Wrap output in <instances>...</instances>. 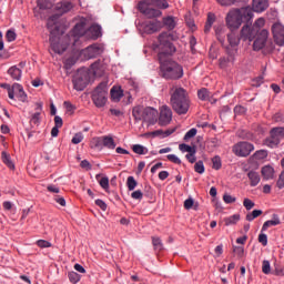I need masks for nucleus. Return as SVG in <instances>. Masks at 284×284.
I'll return each mask as SVG.
<instances>
[{
    "label": "nucleus",
    "instance_id": "f257e3e1",
    "mask_svg": "<svg viewBox=\"0 0 284 284\" xmlns=\"http://www.w3.org/2000/svg\"><path fill=\"white\" fill-rule=\"evenodd\" d=\"M155 50L159 51L160 59V70L164 79H182L183 78V67L176 61L163 60V57L168 54H174L176 52V47L172 43V36L168 32H162L158 37V43L155 44Z\"/></svg>",
    "mask_w": 284,
    "mask_h": 284
},
{
    "label": "nucleus",
    "instance_id": "f03ea898",
    "mask_svg": "<svg viewBox=\"0 0 284 284\" xmlns=\"http://www.w3.org/2000/svg\"><path fill=\"white\" fill-rule=\"evenodd\" d=\"M48 30H50V43L51 49L55 54H63L65 50H68V45H70V37L68 36H59V24H57V16L49 18L47 22Z\"/></svg>",
    "mask_w": 284,
    "mask_h": 284
},
{
    "label": "nucleus",
    "instance_id": "7ed1b4c3",
    "mask_svg": "<svg viewBox=\"0 0 284 284\" xmlns=\"http://www.w3.org/2000/svg\"><path fill=\"white\" fill-rule=\"evenodd\" d=\"M254 19L252 7L231 9L226 14V26L230 30H239L243 23H250Z\"/></svg>",
    "mask_w": 284,
    "mask_h": 284
},
{
    "label": "nucleus",
    "instance_id": "20e7f679",
    "mask_svg": "<svg viewBox=\"0 0 284 284\" xmlns=\"http://www.w3.org/2000/svg\"><path fill=\"white\" fill-rule=\"evenodd\" d=\"M171 105L176 114H187L190 110V98L187 91L181 87L173 89L171 94Z\"/></svg>",
    "mask_w": 284,
    "mask_h": 284
},
{
    "label": "nucleus",
    "instance_id": "39448f33",
    "mask_svg": "<svg viewBox=\"0 0 284 284\" xmlns=\"http://www.w3.org/2000/svg\"><path fill=\"white\" fill-rule=\"evenodd\" d=\"M262 28H265V18H258L252 27L245 24L241 30V39L250 42L254 41L256 34L262 31Z\"/></svg>",
    "mask_w": 284,
    "mask_h": 284
},
{
    "label": "nucleus",
    "instance_id": "423d86ee",
    "mask_svg": "<svg viewBox=\"0 0 284 284\" xmlns=\"http://www.w3.org/2000/svg\"><path fill=\"white\" fill-rule=\"evenodd\" d=\"M95 108H103L108 103V84L100 83L92 93Z\"/></svg>",
    "mask_w": 284,
    "mask_h": 284
},
{
    "label": "nucleus",
    "instance_id": "0eeeda50",
    "mask_svg": "<svg viewBox=\"0 0 284 284\" xmlns=\"http://www.w3.org/2000/svg\"><path fill=\"white\" fill-rule=\"evenodd\" d=\"M136 28L139 32H141L142 34H154L155 32H159L163 28V24L159 20H151V21L139 22L136 24Z\"/></svg>",
    "mask_w": 284,
    "mask_h": 284
},
{
    "label": "nucleus",
    "instance_id": "6e6552de",
    "mask_svg": "<svg viewBox=\"0 0 284 284\" xmlns=\"http://www.w3.org/2000/svg\"><path fill=\"white\" fill-rule=\"evenodd\" d=\"M80 57L82 61H88L90 59H97L100 54H103V45L93 44L80 51Z\"/></svg>",
    "mask_w": 284,
    "mask_h": 284
},
{
    "label": "nucleus",
    "instance_id": "1a4fd4ad",
    "mask_svg": "<svg viewBox=\"0 0 284 284\" xmlns=\"http://www.w3.org/2000/svg\"><path fill=\"white\" fill-rule=\"evenodd\" d=\"M90 81V75L88 74V71L80 70L73 78V88L78 92H83L85 90L88 83Z\"/></svg>",
    "mask_w": 284,
    "mask_h": 284
},
{
    "label": "nucleus",
    "instance_id": "9d476101",
    "mask_svg": "<svg viewBox=\"0 0 284 284\" xmlns=\"http://www.w3.org/2000/svg\"><path fill=\"white\" fill-rule=\"evenodd\" d=\"M282 139H284V128H274L271 130V136L265 140L264 144L267 148H276Z\"/></svg>",
    "mask_w": 284,
    "mask_h": 284
},
{
    "label": "nucleus",
    "instance_id": "9b49d317",
    "mask_svg": "<svg viewBox=\"0 0 284 284\" xmlns=\"http://www.w3.org/2000/svg\"><path fill=\"white\" fill-rule=\"evenodd\" d=\"M254 152V144L250 142H239L233 146V153L235 156H250Z\"/></svg>",
    "mask_w": 284,
    "mask_h": 284
},
{
    "label": "nucleus",
    "instance_id": "f8f14e48",
    "mask_svg": "<svg viewBox=\"0 0 284 284\" xmlns=\"http://www.w3.org/2000/svg\"><path fill=\"white\" fill-rule=\"evenodd\" d=\"M270 38V31L267 29H262L257 33V38L253 42V50L258 52V50H263L265 48V43H267V39Z\"/></svg>",
    "mask_w": 284,
    "mask_h": 284
},
{
    "label": "nucleus",
    "instance_id": "ddd939ff",
    "mask_svg": "<svg viewBox=\"0 0 284 284\" xmlns=\"http://www.w3.org/2000/svg\"><path fill=\"white\" fill-rule=\"evenodd\" d=\"M274 41L277 45H284V26L276 22L272 26Z\"/></svg>",
    "mask_w": 284,
    "mask_h": 284
},
{
    "label": "nucleus",
    "instance_id": "4468645a",
    "mask_svg": "<svg viewBox=\"0 0 284 284\" xmlns=\"http://www.w3.org/2000/svg\"><path fill=\"white\" fill-rule=\"evenodd\" d=\"M172 123V109L168 105H163L160 109L159 125L165 126Z\"/></svg>",
    "mask_w": 284,
    "mask_h": 284
},
{
    "label": "nucleus",
    "instance_id": "2eb2a0df",
    "mask_svg": "<svg viewBox=\"0 0 284 284\" xmlns=\"http://www.w3.org/2000/svg\"><path fill=\"white\" fill-rule=\"evenodd\" d=\"M159 116V111L154 108L146 106L144 112V122L149 123V125H154L156 123Z\"/></svg>",
    "mask_w": 284,
    "mask_h": 284
},
{
    "label": "nucleus",
    "instance_id": "dca6fc26",
    "mask_svg": "<svg viewBox=\"0 0 284 284\" xmlns=\"http://www.w3.org/2000/svg\"><path fill=\"white\" fill-rule=\"evenodd\" d=\"M12 99L14 100L18 99V101H21L22 103H26V101H28V94H26V91H23V87L19 83H14L13 84V89H12Z\"/></svg>",
    "mask_w": 284,
    "mask_h": 284
},
{
    "label": "nucleus",
    "instance_id": "f3484780",
    "mask_svg": "<svg viewBox=\"0 0 284 284\" xmlns=\"http://www.w3.org/2000/svg\"><path fill=\"white\" fill-rule=\"evenodd\" d=\"M88 34V30L85 29V19L81 20L77 23L72 30V36L74 39H79V37H83Z\"/></svg>",
    "mask_w": 284,
    "mask_h": 284
},
{
    "label": "nucleus",
    "instance_id": "a211bd4d",
    "mask_svg": "<svg viewBox=\"0 0 284 284\" xmlns=\"http://www.w3.org/2000/svg\"><path fill=\"white\" fill-rule=\"evenodd\" d=\"M72 8H74V4H72V2H70L68 0H62L55 4V10H57L58 14H65V13L70 12V10H72Z\"/></svg>",
    "mask_w": 284,
    "mask_h": 284
},
{
    "label": "nucleus",
    "instance_id": "6ab92c4d",
    "mask_svg": "<svg viewBox=\"0 0 284 284\" xmlns=\"http://www.w3.org/2000/svg\"><path fill=\"white\" fill-rule=\"evenodd\" d=\"M252 6L253 12H265L270 7V2L267 0H253Z\"/></svg>",
    "mask_w": 284,
    "mask_h": 284
},
{
    "label": "nucleus",
    "instance_id": "aec40b11",
    "mask_svg": "<svg viewBox=\"0 0 284 284\" xmlns=\"http://www.w3.org/2000/svg\"><path fill=\"white\" fill-rule=\"evenodd\" d=\"M101 37V26L99 24H92L88 30H87V39H99Z\"/></svg>",
    "mask_w": 284,
    "mask_h": 284
},
{
    "label": "nucleus",
    "instance_id": "412c9836",
    "mask_svg": "<svg viewBox=\"0 0 284 284\" xmlns=\"http://www.w3.org/2000/svg\"><path fill=\"white\" fill-rule=\"evenodd\" d=\"M247 179L250 181L251 187H256V185L261 183V174H258V172H256L255 170H250L247 172Z\"/></svg>",
    "mask_w": 284,
    "mask_h": 284
},
{
    "label": "nucleus",
    "instance_id": "4be33fe9",
    "mask_svg": "<svg viewBox=\"0 0 284 284\" xmlns=\"http://www.w3.org/2000/svg\"><path fill=\"white\" fill-rule=\"evenodd\" d=\"M261 174L263 176L264 181H272V179H274V166L272 165H264L261 170Z\"/></svg>",
    "mask_w": 284,
    "mask_h": 284
},
{
    "label": "nucleus",
    "instance_id": "5701e85b",
    "mask_svg": "<svg viewBox=\"0 0 284 284\" xmlns=\"http://www.w3.org/2000/svg\"><path fill=\"white\" fill-rule=\"evenodd\" d=\"M36 110H37V112L31 115V123H33L34 125H39V123L41 121V112L43 110V104L37 103Z\"/></svg>",
    "mask_w": 284,
    "mask_h": 284
},
{
    "label": "nucleus",
    "instance_id": "b1692460",
    "mask_svg": "<svg viewBox=\"0 0 284 284\" xmlns=\"http://www.w3.org/2000/svg\"><path fill=\"white\" fill-rule=\"evenodd\" d=\"M275 225H281V219L274 214L272 220L264 222L262 226V232H267L268 227H275Z\"/></svg>",
    "mask_w": 284,
    "mask_h": 284
},
{
    "label": "nucleus",
    "instance_id": "393cba45",
    "mask_svg": "<svg viewBox=\"0 0 284 284\" xmlns=\"http://www.w3.org/2000/svg\"><path fill=\"white\" fill-rule=\"evenodd\" d=\"M132 114L135 121H143L145 118V106H134Z\"/></svg>",
    "mask_w": 284,
    "mask_h": 284
},
{
    "label": "nucleus",
    "instance_id": "a878e982",
    "mask_svg": "<svg viewBox=\"0 0 284 284\" xmlns=\"http://www.w3.org/2000/svg\"><path fill=\"white\" fill-rule=\"evenodd\" d=\"M102 148H108V150H114L116 148V142L111 135L102 136Z\"/></svg>",
    "mask_w": 284,
    "mask_h": 284
},
{
    "label": "nucleus",
    "instance_id": "bb28decb",
    "mask_svg": "<svg viewBox=\"0 0 284 284\" xmlns=\"http://www.w3.org/2000/svg\"><path fill=\"white\" fill-rule=\"evenodd\" d=\"M8 74L13 79V81H21L22 71L18 67H11L8 70Z\"/></svg>",
    "mask_w": 284,
    "mask_h": 284
},
{
    "label": "nucleus",
    "instance_id": "cd10ccee",
    "mask_svg": "<svg viewBox=\"0 0 284 284\" xmlns=\"http://www.w3.org/2000/svg\"><path fill=\"white\" fill-rule=\"evenodd\" d=\"M89 71L94 77H101V74H103V68L101 67V62H94L93 64H91Z\"/></svg>",
    "mask_w": 284,
    "mask_h": 284
},
{
    "label": "nucleus",
    "instance_id": "c85d7f7f",
    "mask_svg": "<svg viewBox=\"0 0 284 284\" xmlns=\"http://www.w3.org/2000/svg\"><path fill=\"white\" fill-rule=\"evenodd\" d=\"M161 14H163V12H161V10L154 9V8H149V9H146V11H144V17H148V19H156V18L161 17Z\"/></svg>",
    "mask_w": 284,
    "mask_h": 284
},
{
    "label": "nucleus",
    "instance_id": "c756f323",
    "mask_svg": "<svg viewBox=\"0 0 284 284\" xmlns=\"http://www.w3.org/2000/svg\"><path fill=\"white\" fill-rule=\"evenodd\" d=\"M90 148L92 150H103V138H93L90 142Z\"/></svg>",
    "mask_w": 284,
    "mask_h": 284
},
{
    "label": "nucleus",
    "instance_id": "7c9ffc66",
    "mask_svg": "<svg viewBox=\"0 0 284 284\" xmlns=\"http://www.w3.org/2000/svg\"><path fill=\"white\" fill-rule=\"evenodd\" d=\"M227 41L232 48H236L241 43V39L234 32L227 34Z\"/></svg>",
    "mask_w": 284,
    "mask_h": 284
},
{
    "label": "nucleus",
    "instance_id": "2f4dec72",
    "mask_svg": "<svg viewBox=\"0 0 284 284\" xmlns=\"http://www.w3.org/2000/svg\"><path fill=\"white\" fill-rule=\"evenodd\" d=\"M123 98V91L121 89L113 87L111 89V99L112 101L119 102Z\"/></svg>",
    "mask_w": 284,
    "mask_h": 284
},
{
    "label": "nucleus",
    "instance_id": "473e14b6",
    "mask_svg": "<svg viewBox=\"0 0 284 284\" xmlns=\"http://www.w3.org/2000/svg\"><path fill=\"white\" fill-rule=\"evenodd\" d=\"M163 24L165 26V28H168V30H174V28H176V20L174 19V17L169 16L166 18H163Z\"/></svg>",
    "mask_w": 284,
    "mask_h": 284
},
{
    "label": "nucleus",
    "instance_id": "72a5a7b5",
    "mask_svg": "<svg viewBox=\"0 0 284 284\" xmlns=\"http://www.w3.org/2000/svg\"><path fill=\"white\" fill-rule=\"evenodd\" d=\"M240 221H241L240 214H234L224 219V223L226 226L236 225Z\"/></svg>",
    "mask_w": 284,
    "mask_h": 284
},
{
    "label": "nucleus",
    "instance_id": "f704fd0d",
    "mask_svg": "<svg viewBox=\"0 0 284 284\" xmlns=\"http://www.w3.org/2000/svg\"><path fill=\"white\" fill-rule=\"evenodd\" d=\"M214 21H216V16H214V13H209L206 24L204 27V32H210V30H212V26H214Z\"/></svg>",
    "mask_w": 284,
    "mask_h": 284
},
{
    "label": "nucleus",
    "instance_id": "c9c22d12",
    "mask_svg": "<svg viewBox=\"0 0 284 284\" xmlns=\"http://www.w3.org/2000/svg\"><path fill=\"white\" fill-rule=\"evenodd\" d=\"M197 97L201 101H210L211 93L207 89L203 88L197 91Z\"/></svg>",
    "mask_w": 284,
    "mask_h": 284
},
{
    "label": "nucleus",
    "instance_id": "e433bc0d",
    "mask_svg": "<svg viewBox=\"0 0 284 284\" xmlns=\"http://www.w3.org/2000/svg\"><path fill=\"white\" fill-rule=\"evenodd\" d=\"M220 145H221V140H219V138H211L207 141V150H210V152H212L214 148H219Z\"/></svg>",
    "mask_w": 284,
    "mask_h": 284
},
{
    "label": "nucleus",
    "instance_id": "4c0bfd02",
    "mask_svg": "<svg viewBox=\"0 0 284 284\" xmlns=\"http://www.w3.org/2000/svg\"><path fill=\"white\" fill-rule=\"evenodd\" d=\"M2 162L6 163L10 170H14V163H12V160L10 159V154H8L6 151L1 153Z\"/></svg>",
    "mask_w": 284,
    "mask_h": 284
},
{
    "label": "nucleus",
    "instance_id": "58836bf2",
    "mask_svg": "<svg viewBox=\"0 0 284 284\" xmlns=\"http://www.w3.org/2000/svg\"><path fill=\"white\" fill-rule=\"evenodd\" d=\"M136 185H139V183L136 182L134 176H129L126 179V186H128L129 192H133V190H136Z\"/></svg>",
    "mask_w": 284,
    "mask_h": 284
},
{
    "label": "nucleus",
    "instance_id": "ea45409f",
    "mask_svg": "<svg viewBox=\"0 0 284 284\" xmlns=\"http://www.w3.org/2000/svg\"><path fill=\"white\" fill-rule=\"evenodd\" d=\"M153 1V6H155V8H160L161 10H168V8H170V3H168V0H152Z\"/></svg>",
    "mask_w": 284,
    "mask_h": 284
},
{
    "label": "nucleus",
    "instance_id": "a19ab883",
    "mask_svg": "<svg viewBox=\"0 0 284 284\" xmlns=\"http://www.w3.org/2000/svg\"><path fill=\"white\" fill-rule=\"evenodd\" d=\"M132 150L134 154H148V148L141 145V144H134L132 146Z\"/></svg>",
    "mask_w": 284,
    "mask_h": 284
},
{
    "label": "nucleus",
    "instance_id": "79ce46f5",
    "mask_svg": "<svg viewBox=\"0 0 284 284\" xmlns=\"http://www.w3.org/2000/svg\"><path fill=\"white\" fill-rule=\"evenodd\" d=\"M261 214H263L262 210H254L253 212L246 214V221L252 222L254 219H258Z\"/></svg>",
    "mask_w": 284,
    "mask_h": 284
},
{
    "label": "nucleus",
    "instance_id": "37998d69",
    "mask_svg": "<svg viewBox=\"0 0 284 284\" xmlns=\"http://www.w3.org/2000/svg\"><path fill=\"white\" fill-rule=\"evenodd\" d=\"M254 159L256 161H263V159H267V151L266 150H260L254 153Z\"/></svg>",
    "mask_w": 284,
    "mask_h": 284
},
{
    "label": "nucleus",
    "instance_id": "c03bdc74",
    "mask_svg": "<svg viewBox=\"0 0 284 284\" xmlns=\"http://www.w3.org/2000/svg\"><path fill=\"white\" fill-rule=\"evenodd\" d=\"M7 41L9 43H12V41H17V32H14V29H10L6 33Z\"/></svg>",
    "mask_w": 284,
    "mask_h": 284
},
{
    "label": "nucleus",
    "instance_id": "a18cd8bd",
    "mask_svg": "<svg viewBox=\"0 0 284 284\" xmlns=\"http://www.w3.org/2000/svg\"><path fill=\"white\" fill-rule=\"evenodd\" d=\"M194 171L197 172V174H204L205 173V165L203 164V161H197L195 163Z\"/></svg>",
    "mask_w": 284,
    "mask_h": 284
},
{
    "label": "nucleus",
    "instance_id": "49530a36",
    "mask_svg": "<svg viewBox=\"0 0 284 284\" xmlns=\"http://www.w3.org/2000/svg\"><path fill=\"white\" fill-rule=\"evenodd\" d=\"M99 183L102 190H105V191L110 190V179L108 176L102 178L99 181Z\"/></svg>",
    "mask_w": 284,
    "mask_h": 284
},
{
    "label": "nucleus",
    "instance_id": "de8ad7c7",
    "mask_svg": "<svg viewBox=\"0 0 284 284\" xmlns=\"http://www.w3.org/2000/svg\"><path fill=\"white\" fill-rule=\"evenodd\" d=\"M179 150H180V152H183V153L187 152L190 154L191 152L196 150V148L190 146L189 144H185V143H182L179 145Z\"/></svg>",
    "mask_w": 284,
    "mask_h": 284
},
{
    "label": "nucleus",
    "instance_id": "09e8293b",
    "mask_svg": "<svg viewBox=\"0 0 284 284\" xmlns=\"http://www.w3.org/2000/svg\"><path fill=\"white\" fill-rule=\"evenodd\" d=\"M212 163H213V170H221L223 163L221 162V156L215 155L212 159Z\"/></svg>",
    "mask_w": 284,
    "mask_h": 284
},
{
    "label": "nucleus",
    "instance_id": "8fccbe9b",
    "mask_svg": "<svg viewBox=\"0 0 284 284\" xmlns=\"http://www.w3.org/2000/svg\"><path fill=\"white\" fill-rule=\"evenodd\" d=\"M68 278L69 282L75 284L81 280V275L77 274L75 272H69Z\"/></svg>",
    "mask_w": 284,
    "mask_h": 284
},
{
    "label": "nucleus",
    "instance_id": "3c124183",
    "mask_svg": "<svg viewBox=\"0 0 284 284\" xmlns=\"http://www.w3.org/2000/svg\"><path fill=\"white\" fill-rule=\"evenodd\" d=\"M81 141H83V133H75L71 140V143H73V145H79Z\"/></svg>",
    "mask_w": 284,
    "mask_h": 284
},
{
    "label": "nucleus",
    "instance_id": "603ef678",
    "mask_svg": "<svg viewBox=\"0 0 284 284\" xmlns=\"http://www.w3.org/2000/svg\"><path fill=\"white\" fill-rule=\"evenodd\" d=\"M185 158L187 159L189 163H196V149L187 153Z\"/></svg>",
    "mask_w": 284,
    "mask_h": 284
},
{
    "label": "nucleus",
    "instance_id": "864d4df0",
    "mask_svg": "<svg viewBox=\"0 0 284 284\" xmlns=\"http://www.w3.org/2000/svg\"><path fill=\"white\" fill-rule=\"evenodd\" d=\"M74 63H77V58H74V57L68 58V59L64 61V68H65L67 70H70V68H72V65H74Z\"/></svg>",
    "mask_w": 284,
    "mask_h": 284
},
{
    "label": "nucleus",
    "instance_id": "5fc2aeb1",
    "mask_svg": "<svg viewBox=\"0 0 284 284\" xmlns=\"http://www.w3.org/2000/svg\"><path fill=\"white\" fill-rule=\"evenodd\" d=\"M149 9H150V7H148V2H145V1L139 2L138 10H140V12L142 14H145V12H148Z\"/></svg>",
    "mask_w": 284,
    "mask_h": 284
},
{
    "label": "nucleus",
    "instance_id": "6e6d98bb",
    "mask_svg": "<svg viewBox=\"0 0 284 284\" xmlns=\"http://www.w3.org/2000/svg\"><path fill=\"white\" fill-rule=\"evenodd\" d=\"M276 186L278 187V190L284 189V171L280 173L278 179L276 181Z\"/></svg>",
    "mask_w": 284,
    "mask_h": 284
},
{
    "label": "nucleus",
    "instance_id": "4d7b16f0",
    "mask_svg": "<svg viewBox=\"0 0 284 284\" xmlns=\"http://www.w3.org/2000/svg\"><path fill=\"white\" fill-rule=\"evenodd\" d=\"M37 245L40 248H48V247H52V243H50L49 241L45 240H39L37 241Z\"/></svg>",
    "mask_w": 284,
    "mask_h": 284
},
{
    "label": "nucleus",
    "instance_id": "13d9d810",
    "mask_svg": "<svg viewBox=\"0 0 284 284\" xmlns=\"http://www.w3.org/2000/svg\"><path fill=\"white\" fill-rule=\"evenodd\" d=\"M166 159L171 161V163H175V165H181V159H179L176 154H169L166 155Z\"/></svg>",
    "mask_w": 284,
    "mask_h": 284
},
{
    "label": "nucleus",
    "instance_id": "bf43d9fd",
    "mask_svg": "<svg viewBox=\"0 0 284 284\" xmlns=\"http://www.w3.org/2000/svg\"><path fill=\"white\" fill-rule=\"evenodd\" d=\"M196 129H190L185 135H184V141H190V139H194V135L196 134Z\"/></svg>",
    "mask_w": 284,
    "mask_h": 284
},
{
    "label": "nucleus",
    "instance_id": "052dcab7",
    "mask_svg": "<svg viewBox=\"0 0 284 284\" xmlns=\"http://www.w3.org/2000/svg\"><path fill=\"white\" fill-rule=\"evenodd\" d=\"M263 274H271V263L266 260L263 261L262 266Z\"/></svg>",
    "mask_w": 284,
    "mask_h": 284
},
{
    "label": "nucleus",
    "instance_id": "680f3d73",
    "mask_svg": "<svg viewBox=\"0 0 284 284\" xmlns=\"http://www.w3.org/2000/svg\"><path fill=\"white\" fill-rule=\"evenodd\" d=\"M95 205H98V207H100L102 212H105V210H108V204H105V202L101 199L95 200Z\"/></svg>",
    "mask_w": 284,
    "mask_h": 284
},
{
    "label": "nucleus",
    "instance_id": "e2e57ef3",
    "mask_svg": "<svg viewBox=\"0 0 284 284\" xmlns=\"http://www.w3.org/2000/svg\"><path fill=\"white\" fill-rule=\"evenodd\" d=\"M184 207L185 210H192L194 207V199L189 197L184 201Z\"/></svg>",
    "mask_w": 284,
    "mask_h": 284
},
{
    "label": "nucleus",
    "instance_id": "0e129e2a",
    "mask_svg": "<svg viewBox=\"0 0 284 284\" xmlns=\"http://www.w3.org/2000/svg\"><path fill=\"white\" fill-rule=\"evenodd\" d=\"M258 243H262L264 247L267 245V234L263 233V231L258 235Z\"/></svg>",
    "mask_w": 284,
    "mask_h": 284
},
{
    "label": "nucleus",
    "instance_id": "69168bd1",
    "mask_svg": "<svg viewBox=\"0 0 284 284\" xmlns=\"http://www.w3.org/2000/svg\"><path fill=\"white\" fill-rule=\"evenodd\" d=\"M0 87L4 88V90H8V97H9V99H12V97H13V93H12L13 87H11L8 83H2Z\"/></svg>",
    "mask_w": 284,
    "mask_h": 284
},
{
    "label": "nucleus",
    "instance_id": "338daca9",
    "mask_svg": "<svg viewBox=\"0 0 284 284\" xmlns=\"http://www.w3.org/2000/svg\"><path fill=\"white\" fill-rule=\"evenodd\" d=\"M131 197L135 201H141V199H143V192H141V190H136L131 194Z\"/></svg>",
    "mask_w": 284,
    "mask_h": 284
},
{
    "label": "nucleus",
    "instance_id": "774afa93",
    "mask_svg": "<svg viewBox=\"0 0 284 284\" xmlns=\"http://www.w3.org/2000/svg\"><path fill=\"white\" fill-rule=\"evenodd\" d=\"M243 205L245 210H252V207H254V202L250 199H244Z\"/></svg>",
    "mask_w": 284,
    "mask_h": 284
}]
</instances>
